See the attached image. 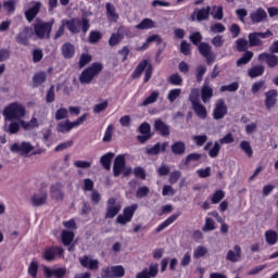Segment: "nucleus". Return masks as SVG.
Here are the masks:
<instances>
[{
	"mask_svg": "<svg viewBox=\"0 0 278 278\" xmlns=\"http://www.w3.org/2000/svg\"><path fill=\"white\" fill-rule=\"evenodd\" d=\"M156 24L155 21L151 18H143L137 26L136 29L144 30V29H155Z\"/></svg>",
	"mask_w": 278,
	"mask_h": 278,
	"instance_id": "f704fd0d",
	"label": "nucleus"
},
{
	"mask_svg": "<svg viewBox=\"0 0 278 278\" xmlns=\"http://www.w3.org/2000/svg\"><path fill=\"white\" fill-rule=\"evenodd\" d=\"M103 71V65L101 63H93L86 70H84L79 76L80 84H92V79Z\"/></svg>",
	"mask_w": 278,
	"mask_h": 278,
	"instance_id": "f03ea898",
	"label": "nucleus"
},
{
	"mask_svg": "<svg viewBox=\"0 0 278 278\" xmlns=\"http://www.w3.org/2000/svg\"><path fill=\"white\" fill-rule=\"evenodd\" d=\"M225 116H227V104H225V100L218 99L213 111V118L220 121L225 118Z\"/></svg>",
	"mask_w": 278,
	"mask_h": 278,
	"instance_id": "4468645a",
	"label": "nucleus"
},
{
	"mask_svg": "<svg viewBox=\"0 0 278 278\" xmlns=\"http://www.w3.org/2000/svg\"><path fill=\"white\" fill-rule=\"evenodd\" d=\"M59 134H68L71 131L70 121L61 122L56 127Z\"/></svg>",
	"mask_w": 278,
	"mask_h": 278,
	"instance_id": "6e6d98bb",
	"label": "nucleus"
},
{
	"mask_svg": "<svg viewBox=\"0 0 278 278\" xmlns=\"http://www.w3.org/2000/svg\"><path fill=\"white\" fill-rule=\"evenodd\" d=\"M47 201H49V193H47V190L45 189L36 191L30 197V204L33 207H42V205H47Z\"/></svg>",
	"mask_w": 278,
	"mask_h": 278,
	"instance_id": "0eeeda50",
	"label": "nucleus"
},
{
	"mask_svg": "<svg viewBox=\"0 0 278 278\" xmlns=\"http://www.w3.org/2000/svg\"><path fill=\"white\" fill-rule=\"evenodd\" d=\"M74 239H75V233H73V231H70V230L62 231L61 240L64 247H68V244H71V242H73Z\"/></svg>",
	"mask_w": 278,
	"mask_h": 278,
	"instance_id": "ea45409f",
	"label": "nucleus"
},
{
	"mask_svg": "<svg viewBox=\"0 0 278 278\" xmlns=\"http://www.w3.org/2000/svg\"><path fill=\"white\" fill-rule=\"evenodd\" d=\"M2 129L11 136L14 134H18V131H21V122H16V119H13V122H11L10 125L4 124Z\"/></svg>",
	"mask_w": 278,
	"mask_h": 278,
	"instance_id": "cd10ccee",
	"label": "nucleus"
},
{
	"mask_svg": "<svg viewBox=\"0 0 278 278\" xmlns=\"http://www.w3.org/2000/svg\"><path fill=\"white\" fill-rule=\"evenodd\" d=\"M240 88V84L237 81L230 84V85H224L220 87V92H236Z\"/></svg>",
	"mask_w": 278,
	"mask_h": 278,
	"instance_id": "603ef678",
	"label": "nucleus"
},
{
	"mask_svg": "<svg viewBox=\"0 0 278 278\" xmlns=\"http://www.w3.org/2000/svg\"><path fill=\"white\" fill-rule=\"evenodd\" d=\"M168 83L172 84V86H181L184 84V78H181V76L176 73L169 76Z\"/></svg>",
	"mask_w": 278,
	"mask_h": 278,
	"instance_id": "5fc2aeb1",
	"label": "nucleus"
},
{
	"mask_svg": "<svg viewBox=\"0 0 278 278\" xmlns=\"http://www.w3.org/2000/svg\"><path fill=\"white\" fill-rule=\"evenodd\" d=\"M136 210H138V204H132L128 207H125L123 214L117 216L116 223L119 225H127V223H131L134 214H136Z\"/></svg>",
	"mask_w": 278,
	"mask_h": 278,
	"instance_id": "6e6552de",
	"label": "nucleus"
},
{
	"mask_svg": "<svg viewBox=\"0 0 278 278\" xmlns=\"http://www.w3.org/2000/svg\"><path fill=\"white\" fill-rule=\"evenodd\" d=\"M205 73H207V66L205 65H199L195 68V79L198 84H201L203 81V75H205Z\"/></svg>",
	"mask_w": 278,
	"mask_h": 278,
	"instance_id": "49530a36",
	"label": "nucleus"
},
{
	"mask_svg": "<svg viewBox=\"0 0 278 278\" xmlns=\"http://www.w3.org/2000/svg\"><path fill=\"white\" fill-rule=\"evenodd\" d=\"M3 8L9 14H14L16 10V2L14 0H7L3 2Z\"/></svg>",
	"mask_w": 278,
	"mask_h": 278,
	"instance_id": "4d7b16f0",
	"label": "nucleus"
},
{
	"mask_svg": "<svg viewBox=\"0 0 278 278\" xmlns=\"http://www.w3.org/2000/svg\"><path fill=\"white\" fill-rule=\"evenodd\" d=\"M268 18V14L266 13V10L258 8L252 13H250V20L252 25H257V23H264Z\"/></svg>",
	"mask_w": 278,
	"mask_h": 278,
	"instance_id": "6ab92c4d",
	"label": "nucleus"
},
{
	"mask_svg": "<svg viewBox=\"0 0 278 278\" xmlns=\"http://www.w3.org/2000/svg\"><path fill=\"white\" fill-rule=\"evenodd\" d=\"M125 170V154H118L113 164V175L114 177H119L121 173Z\"/></svg>",
	"mask_w": 278,
	"mask_h": 278,
	"instance_id": "5701e85b",
	"label": "nucleus"
},
{
	"mask_svg": "<svg viewBox=\"0 0 278 278\" xmlns=\"http://www.w3.org/2000/svg\"><path fill=\"white\" fill-rule=\"evenodd\" d=\"M40 8H42V2H38V1L31 2V8H29L24 12L25 18L26 21H28V23H31L34 18L38 16V14L40 13Z\"/></svg>",
	"mask_w": 278,
	"mask_h": 278,
	"instance_id": "dca6fc26",
	"label": "nucleus"
},
{
	"mask_svg": "<svg viewBox=\"0 0 278 278\" xmlns=\"http://www.w3.org/2000/svg\"><path fill=\"white\" fill-rule=\"evenodd\" d=\"M105 8H106V16L109 21L116 23L118 21V15L116 14V8H114L113 4L110 2L105 4Z\"/></svg>",
	"mask_w": 278,
	"mask_h": 278,
	"instance_id": "e433bc0d",
	"label": "nucleus"
},
{
	"mask_svg": "<svg viewBox=\"0 0 278 278\" xmlns=\"http://www.w3.org/2000/svg\"><path fill=\"white\" fill-rule=\"evenodd\" d=\"M214 229H216V226L214 224V219H212V217H206L205 218V224L202 227L203 231H214Z\"/></svg>",
	"mask_w": 278,
	"mask_h": 278,
	"instance_id": "e2e57ef3",
	"label": "nucleus"
},
{
	"mask_svg": "<svg viewBox=\"0 0 278 278\" xmlns=\"http://www.w3.org/2000/svg\"><path fill=\"white\" fill-rule=\"evenodd\" d=\"M102 36H101V33L100 31H97V30H92L90 34H89V42L91 45H94L97 42H99V40H101Z\"/></svg>",
	"mask_w": 278,
	"mask_h": 278,
	"instance_id": "774afa93",
	"label": "nucleus"
},
{
	"mask_svg": "<svg viewBox=\"0 0 278 278\" xmlns=\"http://www.w3.org/2000/svg\"><path fill=\"white\" fill-rule=\"evenodd\" d=\"M258 62H265L269 68H275V66H278V56L273 52H263L258 55Z\"/></svg>",
	"mask_w": 278,
	"mask_h": 278,
	"instance_id": "412c9836",
	"label": "nucleus"
},
{
	"mask_svg": "<svg viewBox=\"0 0 278 278\" xmlns=\"http://www.w3.org/2000/svg\"><path fill=\"white\" fill-rule=\"evenodd\" d=\"M212 12L211 7H206L203 9H195L191 15L192 21H194V17H197V21H208L210 20V13Z\"/></svg>",
	"mask_w": 278,
	"mask_h": 278,
	"instance_id": "b1692460",
	"label": "nucleus"
},
{
	"mask_svg": "<svg viewBox=\"0 0 278 278\" xmlns=\"http://www.w3.org/2000/svg\"><path fill=\"white\" fill-rule=\"evenodd\" d=\"M200 96H201V91H199V89L194 88L191 90L189 94V101L191 102V105H194L195 103H200L199 102Z\"/></svg>",
	"mask_w": 278,
	"mask_h": 278,
	"instance_id": "13d9d810",
	"label": "nucleus"
},
{
	"mask_svg": "<svg viewBox=\"0 0 278 278\" xmlns=\"http://www.w3.org/2000/svg\"><path fill=\"white\" fill-rule=\"evenodd\" d=\"M113 159H114V153H112V152H109L101 156L100 164H102V166H103V168H105V170H110V168H112V160Z\"/></svg>",
	"mask_w": 278,
	"mask_h": 278,
	"instance_id": "c9c22d12",
	"label": "nucleus"
},
{
	"mask_svg": "<svg viewBox=\"0 0 278 278\" xmlns=\"http://www.w3.org/2000/svg\"><path fill=\"white\" fill-rule=\"evenodd\" d=\"M277 97L278 91L277 89H271L265 93V108L266 110L270 111L275 105H277Z\"/></svg>",
	"mask_w": 278,
	"mask_h": 278,
	"instance_id": "4be33fe9",
	"label": "nucleus"
},
{
	"mask_svg": "<svg viewBox=\"0 0 278 278\" xmlns=\"http://www.w3.org/2000/svg\"><path fill=\"white\" fill-rule=\"evenodd\" d=\"M121 210V203H117L115 198H110L106 202V213L104 218H114Z\"/></svg>",
	"mask_w": 278,
	"mask_h": 278,
	"instance_id": "9d476101",
	"label": "nucleus"
},
{
	"mask_svg": "<svg viewBox=\"0 0 278 278\" xmlns=\"http://www.w3.org/2000/svg\"><path fill=\"white\" fill-rule=\"evenodd\" d=\"M240 149L248 155V157H253V148L251 147V142L247 140H242L240 142Z\"/></svg>",
	"mask_w": 278,
	"mask_h": 278,
	"instance_id": "37998d69",
	"label": "nucleus"
},
{
	"mask_svg": "<svg viewBox=\"0 0 278 278\" xmlns=\"http://www.w3.org/2000/svg\"><path fill=\"white\" fill-rule=\"evenodd\" d=\"M108 105H110V102L108 100H104L103 102L96 104L93 106V113L101 114V112H104V110H108Z\"/></svg>",
	"mask_w": 278,
	"mask_h": 278,
	"instance_id": "052dcab7",
	"label": "nucleus"
},
{
	"mask_svg": "<svg viewBox=\"0 0 278 278\" xmlns=\"http://www.w3.org/2000/svg\"><path fill=\"white\" fill-rule=\"evenodd\" d=\"M248 75L252 79H255V77H262V75H264V66L263 65H255V66L251 67L248 71Z\"/></svg>",
	"mask_w": 278,
	"mask_h": 278,
	"instance_id": "4c0bfd02",
	"label": "nucleus"
},
{
	"mask_svg": "<svg viewBox=\"0 0 278 278\" xmlns=\"http://www.w3.org/2000/svg\"><path fill=\"white\" fill-rule=\"evenodd\" d=\"M160 273V266L157 263H152L149 268H143L141 271L137 273L136 278H155Z\"/></svg>",
	"mask_w": 278,
	"mask_h": 278,
	"instance_id": "ddd939ff",
	"label": "nucleus"
},
{
	"mask_svg": "<svg viewBox=\"0 0 278 278\" xmlns=\"http://www.w3.org/2000/svg\"><path fill=\"white\" fill-rule=\"evenodd\" d=\"M64 255V249L62 247H51L43 251V260L46 262H53L55 257Z\"/></svg>",
	"mask_w": 278,
	"mask_h": 278,
	"instance_id": "2eb2a0df",
	"label": "nucleus"
},
{
	"mask_svg": "<svg viewBox=\"0 0 278 278\" xmlns=\"http://www.w3.org/2000/svg\"><path fill=\"white\" fill-rule=\"evenodd\" d=\"M253 51H245L243 55L237 61V66H244V64H249L251 60H253Z\"/></svg>",
	"mask_w": 278,
	"mask_h": 278,
	"instance_id": "79ce46f5",
	"label": "nucleus"
},
{
	"mask_svg": "<svg viewBox=\"0 0 278 278\" xmlns=\"http://www.w3.org/2000/svg\"><path fill=\"white\" fill-rule=\"evenodd\" d=\"M64 185L62 182H54L50 187V197L54 201H63L64 200V191L62 190Z\"/></svg>",
	"mask_w": 278,
	"mask_h": 278,
	"instance_id": "f3484780",
	"label": "nucleus"
},
{
	"mask_svg": "<svg viewBox=\"0 0 278 278\" xmlns=\"http://www.w3.org/2000/svg\"><path fill=\"white\" fill-rule=\"evenodd\" d=\"M47 81V72H38L33 76V87L38 88Z\"/></svg>",
	"mask_w": 278,
	"mask_h": 278,
	"instance_id": "473e14b6",
	"label": "nucleus"
},
{
	"mask_svg": "<svg viewBox=\"0 0 278 278\" xmlns=\"http://www.w3.org/2000/svg\"><path fill=\"white\" fill-rule=\"evenodd\" d=\"M55 23V20H51L50 22H37L34 25V31L37 37L40 38V40H49L51 38V29H53V24Z\"/></svg>",
	"mask_w": 278,
	"mask_h": 278,
	"instance_id": "7ed1b4c3",
	"label": "nucleus"
},
{
	"mask_svg": "<svg viewBox=\"0 0 278 278\" xmlns=\"http://www.w3.org/2000/svg\"><path fill=\"white\" fill-rule=\"evenodd\" d=\"M181 97V89H172L167 93V101L175 103Z\"/></svg>",
	"mask_w": 278,
	"mask_h": 278,
	"instance_id": "c03bdc74",
	"label": "nucleus"
},
{
	"mask_svg": "<svg viewBox=\"0 0 278 278\" xmlns=\"http://www.w3.org/2000/svg\"><path fill=\"white\" fill-rule=\"evenodd\" d=\"M207 255V248L203 245H199L193 250V257L195 260H201V257H205Z\"/></svg>",
	"mask_w": 278,
	"mask_h": 278,
	"instance_id": "de8ad7c7",
	"label": "nucleus"
},
{
	"mask_svg": "<svg viewBox=\"0 0 278 278\" xmlns=\"http://www.w3.org/2000/svg\"><path fill=\"white\" fill-rule=\"evenodd\" d=\"M10 150L12 153H20V155H29L34 151V146L27 141H23L22 143H13Z\"/></svg>",
	"mask_w": 278,
	"mask_h": 278,
	"instance_id": "9b49d317",
	"label": "nucleus"
},
{
	"mask_svg": "<svg viewBox=\"0 0 278 278\" xmlns=\"http://www.w3.org/2000/svg\"><path fill=\"white\" fill-rule=\"evenodd\" d=\"M218 153H220V143L215 141L213 148L208 150V155L210 157L216 159L218 157Z\"/></svg>",
	"mask_w": 278,
	"mask_h": 278,
	"instance_id": "69168bd1",
	"label": "nucleus"
},
{
	"mask_svg": "<svg viewBox=\"0 0 278 278\" xmlns=\"http://www.w3.org/2000/svg\"><path fill=\"white\" fill-rule=\"evenodd\" d=\"M226 260L232 263L240 262L242 260V248L235 245L233 250H229L226 254Z\"/></svg>",
	"mask_w": 278,
	"mask_h": 278,
	"instance_id": "393cba45",
	"label": "nucleus"
},
{
	"mask_svg": "<svg viewBox=\"0 0 278 278\" xmlns=\"http://www.w3.org/2000/svg\"><path fill=\"white\" fill-rule=\"evenodd\" d=\"M200 94L203 103H210V101H212V97H214V89H212L207 79L204 81Z\"/></svg>",
	"mask_w": 278,
	"mask_h": 278,
	"instance_id": "aec40b11",
	"label": "nucleus"
},
{
	"mask_svg": "<svg viewBox=\"0 0 278 278\" xmlns=\"http://www.w3.org/2000/svg\"><path fill=\"white\" fill-rule=\"evenodd\" d=\"M167 147H168V142H163V143L157 142L153 147H147L146 153L147 155H160V152L162 151V153H164Z\"/></svg>",
	"mask_w": 278,
	"mask_h": 278,
	"instance_id": "a878e982",
	"label": "nucleus"
},
{
	"mask_svg": "<svg viewBox=\"0 0 278 278\" xmlns=\"http://www.w3.org/2000/svg\"><path fill=\"white\" fill-rule=\"evenodd\" d=\"M273 36V31L266 30L265 33H250L249 38V47H263V39L270 38Z\"/></svg>",
	"mask_w": 278,
	"mask_h": 278,
	"instance_id": "39448f33",
	"label": "nucleus"
},
{
	"mask_svg": "<svg viewBox=\"0 0 278 278\" xmlns=\"http://www.w3.org/2000/svg\"><path fill=\"white\" fill-rule=\"evenodd\" d=\"M223 199H225V191L216 190L211 198V202L213 205H216L217 203H220Z\"/></svg>",
	"mask_w": 278,
	"mask_h": 278,
	"instance_id": "8fccbe9b",
	"label": "nucleus"
},
{
	"mask_svg": "<svg viewBox=\"0 0 278 278\" xmlns=\"http://www.w3.org/2000/svg\"><path fill=\"white\" fill-rule=\"evenodd\" d=\"M170 151H172L173 155H185L186 154V142L175 141L170 146Z\"/></svg>",
	"mask_w": 278,
	"mask_h": 278,
	"instance_id": "c85d7f7f",
	"label": "nucleus"
},
{
	"mask_svg": "<svg viewBox=\"0 0 278 278\" xmlns=\"http://www.w3.org/2000/svg\"><path fill=\"white\" fill-rule=\"evenodd\" d=\"M159 98L160 91H152L151 94L143 100V102L141 103V108H147V105L155 103V101H157Z\"/></svg>",
	"mask_w": 278,
	"mask_h": 278,
	"instance_id": "a19ab883",
	"label": "nucleus"
},
{
	"mask_svg": "<svg viewBox=\"0 0 278 278\" xmlns=\"http://www.w3.org/2000/svg\"><path fill=\"white\" fill-rule=\"evenodd\" d=\"M28 275L33 278L38 277V262L33 261L28 266Z\"/></svg>",
	"mask_w": 278,
	"mask_h": 278,
	"instance_id": "680f3d73",
	"label": "nucleus"
},
{
	"mask_svg": "<svg viewBox=\"0 0 278 278\" xmlns=\"http://www.w3.org/2000/svg\"><path fill=\"white\" fill-rule=\"evenodd\" d=\"M198 50L202 58H205L207 64H212V62L216 60V56L214 55V52H212V46H210V43L200 42L198 45Z\"/></svg>",
	"mask_w": 278,
	"mask_h": 278,
	"instance_id": "1a4fd4ad",
	"label": "nucleus"
},
{
	"mask_svg": "<svg viewBox=\"0 0 278 278\" xmlns=\"http://www.w3.org/2000/svg\"><path fill=\"white\" fill-rule=\"evenodd\" d=\"M25 106L18 102L7 105L2 111L4 121H21V118H25Z\"/></svg>",
	"mask_w": 278,
	"mask_h": 278,
	"instance_id": "f257e3e1",
	"label": "nucleus"
},
{
	"mask_svg": "<svg viewBox=\"0 0 278 278\" xmlns=\"http://www.w3.org/2000/svg\"><path fill=\"white\" fill-rule=\"evenodd\" d=\"M211 15L216 21H223V7H213V11L211 12Z\"/></svg>",
	"mask_w": 278,
	"mask_h": 278,
	"instance_id": "0e129e2a",
	"label": "nucleus"
},
{
	"mask_svg": "<svg viewBox=\"0 0 278 278\" xmlns=\"http://www.w3.org/2000/svg\"><path fill=\"white\" fill-rule=\"evenodd\" d=\"M192 110L199 116V118H202V121H205L207 118V109L204 108L201 102H198L195 104H192Z\"/></svg>",
	"mask_w": 278,
	"mask_h": 278,
	"instance_id": "2f4dec72",
	"label": "nucleus"
},
{
	"mask_svg": "<svg viewBox=\"0 0 278 278\" xmlns=\"http://www.w3.org/2000/svg\"><path fill=\"white\" fill-rule=\"evenodd\" d=\"M138 131L141 135H146V136H153V134H151V124L143 122L139 127H138Z\"/></svg>",
	"mask_w": 278,
	"mask_h": 278,
	"instance_id": "864d4df0",
	"label": "nucleus"
},
{
	"mask_svg": "<svg viewBox=\"0 0 278 278\" xmlns=\"http://www.w3.org/2000/svg\"><path fill=\"white\" fill-rule=\"evenodd\" d=\"M111 268H112L113 278L125 277V267H123V265L112 266Z\"/></svg>",
	"mask_w": 278,
	"mask_h": 278,
	"instance_id": "09e8293b",
	"label": "nucleus"
},
{
	"mask_svg": "<svg viewBox=\"0 0 278 278\" xmlns=\"http://www.w3.org/2000/svg\"><path fill=\"white\" fill-rule=\"evenodd\" d=\"M142 73H144L143 81L144 84H147V81H149V79H151V77L153 76V65H151V63H149V61L147 60H143L138 64L137 68L132 74V77L135 79H140V76L142 75Z\"/></svg>",
	"mask_w": 278,
	"mask_h": 278,
	"instance_id": "20e7f679",
	"label": "nucleus"
},
{
	"mask_svg": "<svg viewBox=\"0 0 278 278\" xmlns=\"http://www.w3.org/2000/svg\"><path fill=\"white\" fill-rule=\"evenodd\" d=\"M265 240L269 247H274V244L278 241V233L275 230L265 231Z\"/></svg>",
	"mask_w": 278,
	"mask_h": 278,
	"instance_id": "58836bf2",
	"label": "nucleus"
},
{
	"mask_svg": "<svg viewBox=\"0 0 278 278\" xmlns=\"http://www.w3.org/2000/svg\"><path fill=\"white\" fill-rule=\"evenodd\" d=\"M192 140L195 144V147H203L205 142H207V135H194L192 137Z\"/></svg>",
	"mask_w": 278,
	"mask_h": 278,
	"instance_id": "3c124183",
	"label": "nucleus"
},
{
	"mask_svg": "<svg viewBox=\"0 0 278 278\" xmlns=\"http://www.w3.org/2000/svg\"><path fill=\"white\" fill-rule=\"evenodd\" d=\"M236 49L237 51H239V53H243V51H247V49H249V41L244 38L237 39Z\"/></svg>",
	"mask_w": 278,
	"mask_h": 278,
	"instance_id": "a18cd8bd",
	"label": "nucleus"
},
{
	"mask_svg": "<svg viewBox=\"0 0 278 278\" xmlns=\"http://www.w3.org/2000/svg\"><path fill=\"white\" fill-rule=\"evenodd\" d=\"M78 262L80 266L87 270H91L92 273H97V270H99V260L92 257L91 255H83L78 258Z\"/></svg>",
	"mask_w": 278,
	"mask_h": 278,
	"instance_id": "423d86ee",
	"label": "nucleus"
},
{
	"mask_svg": "<svg viewBox=\"0 0 278 278\" xmlns=\"http://www.w3.org/2000/svg\"><path fill=\"white\" fill-rule=\"evenodd\" d=\"M112 136H114V125L110 124L104 132L103 142H112Z\"/></svg>",
	"mask_w": 278,
	"mask_h": 278,
	"instance_id": "bf43d9fd",
	"label": "nucleus"
},
{
	"mask_svg": "<svg viewBox=\"0 0 278 278\" xmlns=\"http://www.w3.org/2000/svg\"><path fill=\"white\" fill-rule=\"evenodd\" d=\"M68 117V110L66 108H61L55 112V121H64Z\"/></svg>",
	"mask_w": 278,
	"mask_h": 278,
	"instance_id": "338daca9",
	"label": "nucleus"
},
{
	"mask_svg": "<svg viewBox=\"0 0 278 278\" xmlns=\"http://www.w3.org/2000/svg\"><path fill=\"white\" fill-rule=\"evenodd\" d=\"M180 216H181V213H175L172 216H169L165 222H163L160 226H157L156 233L164 231L166 227H169V225H173V223H175V220H177Z\"/></svg>",
	"mask_w": 278,
	"mask_h": 278,
	"instance_id": "c756f323",
	"label": "nucleus"
},
{
	"mask_svg": "<svg viewBox=\"0 0 278 278\" xmlns=\"http://www.w3.org/2000/svg\"><path fill=\"white\" fill-rule=\"evenodd\" d=\"M154 129L155 131H159L161 136H170V126H168V124L164 123L162 119H156L154 122Z\"/></svg>",
	"mask_w": 278,
	"mask_h": 278,
	"instance_id": "bb28decb",
	"label": "nucleus"
},
{
	"mask_svg": "<svg viewBox=\"0 0 278 278\" xmlns=\"http://www.w3.org/2000/svg\"><path fill=\"white\" fill-rule=\"evenodd\" d=\"M34 36V29L31 27H25L15 36V41L17 45H23L24 47L29 46V39Z\"/></svg>",
	"mask_w": 278,
	"mask_h": 278,
	"instance_id": "f8f14e48",
	"label": "nucleus"
},
{
	"mask_svg": "<svg viewBox=\"0 0 278 278\" xmlns=\"http://www.w3.org/2000/svg\"><path fill=\"white\" fill-rule=\"evenodd\" d=\"M61 24L64 25L71 34H79L81 30V20L73 18V20H62Z\"/></svg>",
	"mask_w": 278,
	"mask_h": 278,
	"instance_id": "a211bd4d",
	"label": "nucleus"
},
{
	"mask_svg": "<svg viewBox=\"0 0 278 278\" xmlns=\"http://www.w3.org/2000/svg\"><path fill=\"white\" fill-rule=\"evenodd\" d=\"M62 55L67 60H71V58L75 55V47L73 43L66 42L62 46Z\"/></svg>",
	"mask_w": 278,
	"mask_h": 278,
	"instance_id": "72a5a7b5",
	"label": "nucleus"
},
{
	"mask_svg": "<svg viewBox=\"0 0 278 278\" xmlns=\"http://www.w3.org/2000/svg\"><path fill=\"white\" fill-rule=\"evenodd\" d=\"M123 29H125V27L122 26L117 29V33L111 35L109 39L110 47H116V45H118L121 40H123Z\"/></svg>",
	"mask_w": 278,
	"mask_h": 278,
	"instance_id": "7c9ffc66",
	"label": "nucleus"
}]
</instances>
